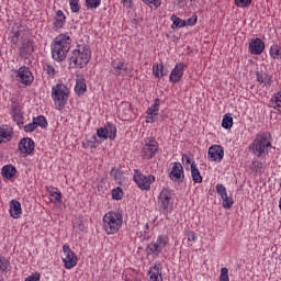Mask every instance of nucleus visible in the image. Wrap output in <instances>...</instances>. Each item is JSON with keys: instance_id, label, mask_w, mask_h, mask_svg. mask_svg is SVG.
I'll use <instances>...</instances> for the list:
<instances>
[{"instance_id": "69168bd1", "label": "nucleus", "mask_w": 281, "mask_h": 281, "mask_svg": "<svg viewBox=\"0 0 281 281\" xmlns=\"http://www.w3.org/2000/svg\"><path fill=\"white\" fill-rule=\"evenodd\" d=\"M190 3H199V0H189Z\"/></svg>"}, {"instance_id": "3c124183", "label": "nucleus", "mask_w": 281, "mask_h": 281, "mask_svg": "<svg viewBox=\"0 0 281 281\" xmlns=\"http://www.w3.org/2000/svg\"><path fill=\"white\" fill-rule=\"evenodd\" d=\"M184 21H186V27H187V25L189 27H192V26L196 25V21H199V16H196V14H193L191 18H189Z\"/></svg>"}, {"instance_id": "bf43d9fd", "label": "nucleus", "mask_w": 281, "mask_h": 281, "mask_svg": "<svg viewBox=\"0 0 281 281\" xmlns=\"http://www.w3.org/2000/svg\"><path fill=\"white\" fill-rule=\"evenodd\" d=\"M18 126H23V114L12 116Z\"/></svg>"}, {"instance_id": "4d7b16f0", "label": "nucleus", "mask_w": 281, "mask_h": 281, "mask_svg": "<svg viewBox=\"0 0 281 281\" xmlns=\"http://www.w3.org/2000/svg\"><path fill=\"white\" fill-rule=\"evenodd\" d=\"M142 23V18H139V16H135V18H133L132 20H131V26L132 27H135V29H137V27H139V24Z\"/></svg>"}, {"instance_id": "c03bdc74", "label": "nucleus", "mask_w": 281, "mask_h": 281, "mask_svg": "<svg viewBox=\"0 0 281 281\" xmlns=\"http://www.w3.org/2000/svg\"><path fill=\"white\" fill-rule=\"evenodd\" d=\"M11 112H12V116H15V115H23L21 113V104L16 101H12L11 103Z\"/></svg>"}, {"instance_id": "8fccbe9b", "label": "nucleus", "mask_w": 281, "mask_h": 281, "mask_svg": "<svg viewBox=\"0 0 281 281\" xmlns=\"http://www.w3.org/2000/svg\"><path fill=\"white\" fill-rule=\"evenodd\" d=\"M220 281H229V269L227 268L221 269Z\"/></svg>"}, {"instance_id": "13d9d810", "label": "nucleus", "mask_w": 281, "mask_h": 281, "mask_svg": "<svg viewBox=\"0 0 281 281\" xmlns=\"http://www.w3.org/2000/svg\"><path fill=\"white\" fill-rule=\"evenodd\" d=\"M24 281H41V273L35 272L29 276Z\"/></svg>"}, {"instance_id": "c756f323", "label": "nucleus", "mask_w": 281, "mask_h": 281, "mask_svg": "<svg viewBox=\"0 0 281 281\" xmlns=\"http://www.w3.org/2000/svg\"><path fill=\"white\" fill-rule=\"evenodd\" d=\"M269 56L272 60H281V46L278 44L271 45Z\"/></svg>"}, {"instance_id": "7c9ffc66", "label": "nucleus", "mask_w": 281, "mask_h": 281, "mask_svg": "<svg viewBox=\"0 0 281 281\" xmlns=\"http://www.w3.org/2000/svg\"><path fill=\"white\" fill-rule=\"evenodd\" d=\"M87 91V83L85 82L83 78H79L76 81V86H75V92L78 95H82V93H85Z\"/></svg>"}, {"instance_id": "20e7f679", "label": "nucleus", "mask_w": 281, "mask_h": 281, "mask_svg": "<svg viewBox=\"0 0 281 281\" xmlns=\"http://www.w3.org/2000/svg\"><path fill=\"white\" fill-rule=\"evenodd\" d=\"M91 60V48L89 45L81 44L77 45V49H74L69 57V67H79L82 69L89 65Z\"/></svg>"}, {"instance_id": "1a4fd4ad", "label": "nucleus", "mask_w": 281, "mask_h": 281, "mask_svg": "<svg viewBox=\"0 0 281 281\" xmlns=\"http://www.w3.org/2000/svg\"><path fill=\"white\" fill-rule=\"evenodd\" d=\"M169 240L168 235H158L156 241L148 244L146 248L148 256H159L168 247Z\"/></svg>"}, {"instance_id": "9b49d317", "label": "nucleus", "mask_w": 281, "mask_h": 281, "mask_svg": "<svg viewBox=\"0 0 281 281\" xmlns=\"http://www.w3.org/2000/svg\"><path fill=\"white\" fill-rule=\"evenodd\" d=\"M63 251L65 256L63 258L65 269H74V267L78 265V257L76 256V252H74L67 244L63 246Z\"/></svg>"}, {"instance_id": "423d86ee", "label": "nucleus", "mask_w": 281, "mask_h": 281, "mask_svg": "<svg viewBox=\"0 0 281 281\" xmlns=\"http://www.w3.org/2000/svg\"><path fill=\"white\" fill-rule=\"evenodd\" d=\"M52 99L57 111H63L69 100V88L65 83H57L52 88Z\"/></svg>"}, {"instance_id": "f8f14e48", "label": "nucleus", "mask_w": 281, "mask_h": 281, "mask_svg": "<svg viewBox=\"0 0 281 281\" xmlns=\"http://www.w3.org/2000/svg\"><path fill=\"white\" fill-rule=\"evenodd\" d=\"M15 78L25 85V87H30L32 82H34V76H32V71L27 66H22L15 71Z\"/></svg>"}, {"instance_id": "680f3d73", "label": "nucleus", "mask_w": 281, "mask_h": 281, "mask_svg": "<svg viewBox=\"0 0 281 281\" xmlns=\"http://www.w3.org/2000/svg\"><path fill=\"white\" fill-rule=\"evenodd\" d=\"M103 229H106V214L103 215Z\"/></svg>"}, {"instance_id": "0e129e2a", "label": "nucleus", "mask_w": 281, "mask_h": 281, "mask_svg": "<svg viewBox=\"0 0 281 281\" xmlns=\"http://www.w3.org/2000/svg\"><path fill=\"white\" fill-rule=\"evenodd\" d=\"M79 231L85 232V224H79Z\"/></svg>"}, {"instance_id": "f3484780", "label": "nucleus", "mask_w": 281, "mask_h": 281, "mask_svg": "<svg viewBox=\"0 0 281 281\" xmlns=\"http://www.w3.org/2000/svg\"><path fill=\"white\" fill-rule=\"evenodd\" d=\"M159 106H161V99L156 98L154 103L146 110L147 124H154L155 119L159 115Z\"/></svg>"}, {"instance_id": "9d476101", "label": "nucleus", "mask_w": 281, "mask_h": 281, "mask_svg": "<svg viewBox=\"0 0 281 281\" xmlns=\"http://www.w3.org/2000/svg\"><path fill=\"white\" fill-rule=\"evenodd\" d=\"M123 221L124 218L120 212H109L106 234H117V232H120V227H122Z\"/></svg>"}, {"instance_id": "f704fd0d", "label": "nucleus", "mask_w": 281, "mask_h": 281, "mask_svg": "<svg viewBox=\"0 0 281 281\" xmlns=\"http://www.w3.org/2000/svg\"><path fill=\"white\" fill-rule=\"evenodd\" d=\"M106 137L109 139H115L117 137V127L111 123L106 124Z\"/></svg>"}, {"instance_id": "e2e57ef3", "label": "nucleus", "mask_w": 281, "mask_h": 281, "mask_svg": "<svg viewBox=\"0 0 281 281\" xmlns=\"http://www.w3.org/2000/svg\"><path fill=\"white\" fill-rule=\"evenodd\" d=\"M148 229H150V225L145 224V226H144V233L146 234V233L148 232Z\"/></svg>"}, {"instance_id": "cd10ccee", "label": "nucleus", "mask_w": 281, "mask_h": 281, "mask_svg": "<svg viewBox=\"0 0 281 281\" xmlns=\"http://www.w3.org/2000/svg\"><path fill=\"white\" fill-rule=\"evenodd\" d=\"M47 192L49 193L53 203H60L63 201V193L59 192L58 188L49 187Z\"/></svg>"}, {"instance_id": "6e6d98bb", "label": "nucleus", "mask_w": 281, "mask_h": 281, "mask_svg": "<svg viewBox=\"0 0 281 281\" xmlns=\"http://www.w3.org/2000/svg\"><path fill=\"white\" fill-rule=\"evenodd\" d=\"M8 260H5V258L1 257L0 258V273H3L4 271H7L8 269Z\"/></svg>"}, {"instance_id": "4be33fe9", "label": "nucleus", "mask_w": 281, "mask_h": 281, "mask_svg": "<svg viewBox=\"0 0 281 281\" xmlns=\"http://www.w3.org/2000/svg\"><path fill=\"white\" fill-rule=\"evenodd\" d=\"M66 21H67V16L63 12V10H58L56 12V16H55L54 22H53L55 31L58 32V30H63V27L65 26Z\"/></svg>"}, {"instance_id": "393cba45", "label": "nucleus", "mask_w": 281, "mask_h": 281, "mask_svg": "<svg viewBox=\"0 0 281 281\" xmlns=\"http://www.w3.org/2000/svg\"><path fill=\"white\" fill-rule=\"evenodd\" d=\"M23 211L21 209V202L18 200H11L10 202V215L12 218H21Z\"/></svg>"}, {"instance_id": "864d4df0", "label": "nucleus", "mask_w": 281, "mask_h": 281, "mask_svg": "<svg viewBox=\"0 0 281 281\" xmlns=\"http://www.w3.org/2000/svg\"><path fill=\"white\" fill-rule=\"evenodd\" d=\"M78 1H79V0H75V1H70V2H69L70 10H71V12H74V13L80 12V4H78Z\"/></svg>"}, {"instance_id": "052dcab7", "label": "nucleus", "mask_w": 281, "mask_h": 281, "mask_svg": "<svg viewBox=\"0 0 281 281\" xmlns=\"http://www.w3.org/2000/svg\"><path fill=\"white\" fill-rule=\"evenodd\" d=\"M124 8H131L133 5V0H121Z\"/></svg>"}, {"instance_id": "f03ea898", "label": "nucleus", "mask_w": 281, "mask_h": 281, "mask_svg": "<svg viewBox=\"0 0 281 281\" xmlns=\"http://www.w3.org/2000/svg\"><path fill=\"white\" fill-rule=\"evenodd\" d=\"M273 148V136L271 132H259L252 143L249 145V150L255 157H267Z\"/></svg>"}, {"instance_id": "603ef678", "label": "nucleus", "mask_w": 281, "mask_h": 281, "mask_svg": "<svg viewBox=\"0 0 281 281\" xmlns=\"http://www.w3.org/2000/svg\"><path fill=\"white\" fill-rule=\"evenodd\" d=\"M23 128H24L25 133H34V130L38 128V127H37L36 123L33 121L32 123L24 125Z\"/></svg>"}, {"instance_id": "dca6fc26", "label": "nucleus", "mask_w": 281, "mask_h": 281, "mask_svg": "<svg viewBox=\"0 0 281 281\" xmlns=\"http://www.w3.org/2000/svg\"><path fill=\"white\" fill-rule=\"evenodd\" d=\"M111 71L114 76H121L124 78L125 76H128V64L124 63L122 59H114L112 61V68Z\"/></svg>"}, {"instance_id": "a19ab883", "label": "nucleus", "mask_w": 281, "mask_h": 281, "mask_svg": "<svg viewBox=\"0 0 281 281\" xmlns=\"http://www.w3.org/2000/svg\"><path fill=\"white\" fill-rule=\"evenodd\" d=\"M186 238L188 240V247H192L196 243V233L193 231H187Z\"/></svg>"}, {"instance_id": "c9c22d12", "label": "nucleus", "mask_w": 281, "mask_h": 281, "mask_svg": "<svg viewBox=\"0 0 281 281\" xmlns=\"http://www.w3.org/2000/svg\"><path fill=\"white\" fill-rule=\"evenodd\" d=\"M100 144V140H98V137L92 136L91 139L85 140L82 143L83 148H98Z\"/></svg>"}, {"instance_id": "bb28decb", "label": "nucleus", "mask_w": 281, "mask_h": 281, "mask_svg": "<svg viewBox=\"0 0 281 281\" xmlns=\"http://www.w3.org/2000/svg\"><path fill=\"white\" fill-rule=\"evenodd\" d=\"M191 177L193 183H203V176L196 166V162H191Z\"/></svg>"}, {"instance_id": "ea45409f", "label": "nucleus", "mask_w": 281, "mask_h": 281, "mask_svg": "<svg viewBox=\"0 0 281 281\" xmlns=\"http://www.w3.org/2000/svg\"><path fill=\"white\" fill-rule=\"evenodd\" d=\"M145 5H148L151 10H157L161 7V0H142Z\"/></svg>"}, {"instance_id": "a211bd4d", "label": "nucleus", "mask_w": 281, "mask_h": 281, "mask_svg": "<svg viewBox=\"0 0 281 281\" xmlns=\"http://www.w3.org/2000/svg\"><path fill=\"white\" fill-rule=\"evenodd\" d=\"M171 166V171L169 173L171 181H178L179 183H181V181L186 179L183 165H181V162H173Z\"/></svg>"}, {"instance_id": "b1692460", "label": "nucleus", "mask_w": 281, "mask_h": 281, "mask_svg": "<svg viewBox=\"0 0 281 281\" xmlns=\"http://www.w3.org/2000/svg\"><path fill=\"white\" fill-rule=\"evenodd\" d=\"M12 137H14V128L12 126L0 127V144L12 142Z\"/></svg>"}, {"instance_id": "6e6552de", "label": "nucleus", "mask_w": 281, "mask_h": 281, "mask_svg": "<svg viewBox=\"0 0 281 281\" xmlns=\"http://www.w3.org/2000/svg\"><path fill=\"white\" fill-rule=\"evenodd\" d=\"M133 181L143 192H150V187L157 181V178L153 173L144 175L142 170L134 169Z\"/></svg>"}, {"instance_id": "4468645a", "label": "nucleus", "mask_w": 281, "mask_h": 281, "mask_svg": "<svg viewBox=\"0 0 281 281\" xmlns=\"http://www.w3.org/2000/svg\"><path fill=\"white\" fill-rule=\"evenodd\" d=\"M225 157V149L221 145H212L209 147L207 159L209 161H215L216 164H221L223 158Z\"/></svg>"}, {"instance_id": "e433bc0d", "label": "nucleus", "mask_w": 281, "mask_h": 281, "mask_svg": "<svg viewBox=\"0 0 281 281\" xmlns=\"http://www.w3.org/2000/svg\"><path fill=\"white\" fill-rule=\"evenodd\" d=\"M221 199H222L223 207L225 210H232V207L234 206V198L229 195H224Z\"/></svg>"}, {"instance_id": "72a5a7b5", "label": "nucleus", "mask_w": 281, "mask_h": 281, "mask_svg": "<svg viewBox=\"0 0 281 281\" xmlns=\"http://www.w3.org/2000/svg\"><path fill=\"white\" fill-rule=\"evenodd\" d=\"M153 74L155 78H164V76H166V72H164V64H154Z\"/></svg>"}, {"instance_id": "0eeeda50", "label": "nucleus", "mask_w": 281, "mask_h": 281, "mask_svg": "<svg viewBox=\"0 0 281 281\" xmlns=\"http://www.w3.org/2000/svg\"><path fill=\"white\" fill-rule=\"evenodd\" d=\"M159 153V143L156 137H147L144 139L140 148V157L145 161H150Z\"/></svg>"}, {"instance_id": "f257e3e1", "label": "nucleus", "mask_w": 281, "mask_h": 281, "mask_svg": "<svg viewBox=\"0 0 281 281\" xmlns=\"http://www.w3.org/2000/svg\"><path fill=\"white\" fill-rule=\"evenodd\" d=\"M9 38L11 43H19L18 54L20 58H27V56H32L34 54V41L27 38V26H25L21 22H15L9 29Z\"/></svg>"}, {"instance_id": "a18cd8bd", "label": "nucleus", "mask_w": 281, "mask_h": 281, "mask_svg": "<svg viewBox=\"0 0 281 281\" xmlns=\"http://www.w3.org/2000/svg\"><path fill=\"white\" fill-rule=\"evenodd\" d=\"M43 68H44V71H46L47 76H49L50 78H54L56 74V69L54 68V65L44 64Z\"/></svg>"}, {"instance_id": "09e8293b", "label": "nucleus", "mask_w": 281, "mask_h": 281, "mask_svg": "<svg viewBox=\"0 0 281 281\" xmlns=\"http://www.w3.org/2000/svg\"><path fill=\"white\" fill-rule=\"evenodd\" d=\"M110 175L113 177L114 181H120L122 179V170H120V168H112Z\"/></svg>"}, {"instance_id": "5701e85b", "label": "nucleus", "mask_w": 281, "mask_h": 281, "mask_svg": "<svg viewBox=\"0 0 281 281\" xmlns=\"http://www.w3.org/2000/svg\"><path fill=\"white\" fill-rule=\"evenodd\" d=\"M257 76V82H259V85H262L263 87H271V85H273V78L263 71H257L256 72Z\"/></svg>"}, {"instance_id": "2f4dec72", "label": "nucleus", "mask_w": 281, "mask_h": 281, "mask_svg": "<svg viewBox=\"0 0 281 281\" xmlns=\"http://www.w3.org/2000/svg\"><path fill=\"white\" fill-rule=\"evenodd\" d=\"M222 126L226 130L229 131L232 126H234V117H232V114L227 113L223 116L222 119Z\"/></svg>"}, {"instance_id": "7ed1b4c3", "label": "nucleus", "mask_w": 281, "mask_h": 281, "mask_svg": "<svg viewBox=\"0 0 281 281\" xmlns=\"http://www.w3.org/2000/svg\"><path fill=\"white\" fill-rule=\"evenodd\" d=\"M50 47L54 60L63 63L67 58L69 49H71V37H69V34H59L53 40Z\"/></svg>"}, {"instance_id": "39448f33", "label": "nucleus", "mask_w": 281, "mask_h": 281, "mask_svg": "<svg viewBox=\"0 0 281 281\" xmlns=\"http://www.w3.org/2000/svg\"><path fill=\"white\" fill-rule=\"evenodd\" d=\"M175 191L172 189L165 187L158 194V207L161 214L168 216V214H172L175 210V199H176Z\"/></svg>"}, {"instance_id": "37998d69", "label": "nucleus", "mask_w": 281, "mask_h": 281, "mask_svg": "<svg viewBox=\"0 0 281 281\" xmlns=\"http://www.w3.org/2000/svg\"><path fill=\"white\" fill-rule=\"evenodd\" d=\"M215 190L218 196H221V199H223V196H227V188L225 187V184L217 183L215 186Z\"/></svg>"}, {"instance_id": "412c9836", "label": "nucleus", "mask_w": 281, "mask_h": 281, "mask_svg": "<svg viewBox=\"0 0 281 281\" xmlns=\"http://www.w3.org/2000/svg\"><path fill=\"white\" fill-rule=\"evenodd\" d=\"M19 150L23 153V155H32L34 151V140L30 137L22 138L19 143Z\"/></svg>"}, {"instance_id": "a878e982", "label": "nucleus", "mask_w": 281, "mask_h": 281, "mask_svg": "<svg viewBox=\"0 0 281 281\" xmlns=\"http://www.w3.org/2000/svg\"><path fill=\"white\" fill-rule=\"evenodd\" d=\"M269 108L273 109L274 111H277V113H279V115H281V91L274 93L270 101H269Z\"/></svg>"}, {"instance_id": "49530a36", "label": "nucleus", "mask_w": 281, "mask_h": 281, "mask_svg": "<svg viewBox=\"0 0 281 281\" xmlns=\"http://www.w3.org/2000/svg\"><path fill=\"white\" fill-rule=\"evenodd\" d=\"M182 161L186 162L184 167L188 170L189 168H192V164L194 162V160H192V156L184 154L182 155Z\"/></svg>"}, {"instance_id": "ddd939ff", "label": "nucleus", "mask_w": 281, "mask_h": 281, "mask_svg": "<svg viewBox=\"0 0 281 281\" xmlns=\"http://www.w3.org/2000/svg\"><path fill=\"white\" fill-rule=\"evenodd\" d=\"M186 69H188V65H186L184 63L176 64V66L170 72L169 82H172V85H177L181 82V78H183V74H186Z\"/></svg>"}, {"instance_id": "c85d7f7f", "label": "nucleus", "mask_w": 281, "mask_h": 281, "mask_svg": "<svg viewBox=\"0 0 281 281\" xmlns=\"http://www.w3.org/2000/svg\"><path fill=\"white\" fill-rule=\"evenodd\" d=\"M1 175L4 179H12L16 175V167L12 165H5L2 167Z\"/></svg>"}, {"instance_id": "473e14b6", "label": "nucleus", "mask_w": 281, "mask_h": 281, "mask_svg": "<svg viewBox=\"0 0 281 281\" xmlns=\"http://www.w3.org/2000/svg\"><path fill=\"white\" fill-rule=\"evenodd\" d=\"M172 25L171 27L175 30H181V27H186V20H182L181 18L177 15L171 16Z\"/></svg>"}, {"instance_id": "5fc2aeb1", "label": "nucleus", "mask_w": 281, "mask_h": 281, "mask_svg": "<svg viewBox=\"0 0 281 281\" xmlns=\"http://www.w3.org/2000/svg\"><path fill=\"white\" fill-rule=\"evenodd\" d=\"M97 136L99 139H106V126L98 128Z\"/></svg>"}, {"instance_id": "58836bf2", "label": "nucleus", "mask_w": 281, "mask_h": 281, "mask_svg": "<svg viewBox=\"0 0 281 281\" xmlns=\"http://www.w3.org/2000/svg\"><path fill=\"white\" fill-rule=\"evenodd\" d=\"M33 122H35V125L41 128H47V119L43 115H40L37 117L33 119Z\"/></svg>"}, {"instance_id": "6ab92c4d", "label": "nucleus", "mask_w": 281, "mask_h": 281, "mask_svg": "<svg viewBox=\"0 0 281 281\" xmlns=\"http://www.w3.org/2000/svg\"><path fill=\"white\" fill-rule=\"evenodd\" d=\"M248 52H250L252 56H260V54L265 52V42L259 37L252 38L249 42Z\"/></svg>"}, {"instance_id": "79ce46f5", "label": "nucleus", "mask_w": 281, "mask_h": 281, "mask_svg": "<svg viewBox=\"0 0 281 281\" xmlns=\"http://www.w3.org/2000/svg\"><path fill=\"white\" fill-rule=\"evenodd\" d=\"M254 0H234V4L236 8H240L241 10H245V8H249L251 5Z\"/></svg>"}, {"instance_id": "aec40b11", "label": "nucleus", "mask_w": 281, "mask_h": 281, "mask_svg": "<svg viewBox=\"0 0 281 281\" xmlns=\"http://www.w3.org/2000/svg\"><path fill=\"white\" fill-rule=\"evenodd\" d=\"M117 113L120 117L126 122L131 120V116L133 115V108L128 102H121L117 106Z\"/></svg>"}, {"instance_id": "4c0bfd02", "label": "nucleus", "mask_w": 281, "mask_h": 281, "mask_svg": "<svg viewBox=\"0 0 281 281\" xmlns=\"http://www.w3.org/2000/svg\"><path fill=\"white\" fill-rule=\"evenodd\" d=\"M112 199L114 201H122V199H124V191L122 188L117 187L112 190Z\"/></svg>"}, {"instance_id": "de8ad7c7", "label": "nucleus", "mask_w": 281, "mask_h": 281, "mask_svg": "<svg viewBox=\"0 0 281 281\" xmlns=\"http://www.w3.org/2000/svg\"><path fill=\"white\" fill-rule=\"evenodd\" d=\"M100 3V0H86V8H88V10H95Z\"/></svg>"}, {"instance_id": "2eb2a0df", "label": "nucleus", "mask_w": 281, "mask_h": 281, "mask_svg": "<svg viewBox=\"0 0 281 281\" xmlns=\"http://www.w3.org/2000/svg\"><path fill=\"white\" fill-rule=\"evenodd\" d=\"M148 281H164V266L161 261H155L149 268Z\"/></svg>"}]
</instances>
